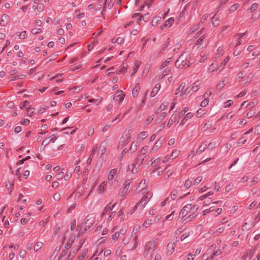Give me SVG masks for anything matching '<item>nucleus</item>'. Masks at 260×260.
<instances>
[{
  "mask_svg": "<svg viewBox=\"0 0 260 260\" xmlns=\"http://www.w3.org/2000/svg\"><path fill=\"white\" fill-rule=\"evenodd\" d=\"M137 160H135L128 166V170L132 173L136 174L138 172V167H136Z\"/></svg>",
  "mask_w": 260,
  "mask_h": 260,
  "instance_id": "2eb2a0df",
  "label": "nucleus"
},
{
  "mask_svg": "<svg viewBox=\"0 0 260 260\" xmlns=\"http://www.w3.org/2000/svg\"><path fill=\"white\" fill-rule=\"evenodd\" d=\"M185 83L183 82L181 83L179 87L177 89L175 94H178L180 93L181 96L187 95L190 92V90L189 87L185 88Z\"/></svg>",
  "mask_w": 260,
  "mask_h": 260,
  "instance_id": "423d86ee",
  "label": "nucleus"
},
{
  "mask_svg": "<svg viewBox=\"0 0 260 260\" xmlns=\"http://www.w3.org/2000/svg\"><path fill=\"white\" fill-rule=\"evenodd\" d=\"M118 170L117 169H112L108 176V179L109 181H112L114 179L115 176L117 174Z\"/></svg>",
  "mask_w": 260,
  "mask_h": 260,
  "instance_id": "412c9836",
  "label": "nucleus"
},
{
  "mask_svg": "<svg viewBox=\"0 0 260 260\" xmlns=\"http://www.w3.org/2000/svg\"><path fill=\"white\" fill-rule=\"evenodd\" d=\"M148 136V133L147 131H144L140 133L138 136V140L142 141Z\"/></svg>",
  "mask_w": 260,
  "mask_h": 260,
  "instance_id": "aec40b11",
  "label": "nucleus"
},
{
  "mask_svg": "<svg viewBox=\"0 0 260 260\" xmlns=\"http://www.w3.org/2000/svg\"><path fill=\"white\" fill-rule=\"evenodd\" d=\"M35 9H36L38 12H42L44 9V4L43 3L38 4V5L37 6V7H35Z\"/></svg>",
  "mask_w": 260,
  "mask_h": 260,
  "instance_id": "49530a36",
  "label": "nucleus"
},
{
  "mask_svg": "<svg viewBox=\"0 0 260 260\" xmlns=\"http://www.w3.org/2000/svg\"><path fill=\"white\" fill-rule=\"evenodd\" d=\"M138 236L136 235L133 239L134 246L131 248L132 250H135L138 246Z\"/></svg>",
  "mask_w": 260,
  "mask_h": 260,
  "instance_id": "a18cd8bd",
  "label": "nucleus"
},
{
  "mask_svg": "<svg viewBox=\"0 0 260 260\" xmlns=\"http://www.w3.org/2000/svg\"><path fill=\"white\" fill-rule=\"evenodd\" d=\"M16 35L18 36L19 38L20 39H24L27 36V32L26 31H23L21 32H17L16 33Z\"/></svg>",
  "mask_w": 260,
  "mask_h": 260,
  "instance_id": "e433bc0d",
  "label": "nucleus"
},
{
  "mask_svg": "<svg viewBox=\"0 0 260 260\" xmlns=\"http://www.w3.org/2000/svg\"><path fill=\"white\" fill-rule=\"evenodd\" d=\"M192 184V181L190 180V179H188L186 180V181L184 184V187L186 188H188L191 186Z\"/></svg>",
  "mask_w": 260,
  "mask_h": 260,
  "instance_id": "3c124183",
  "label": "nucleus"
},
{
  "mask_svg": "<svg viewBox=\"0 0 260 260\" xmlns=\"http://www.w3.org/2000/svg\"><path fill=\"white\" fill-rule=\"evenodd\" d=\"M187 53L182 54L176 60L175 66L177 68L183 69L189 67L191 64L190 61V57Z\"/></svg>",
  "mask_w": 260,
  "mask_h": 260,
  "instance_id": "f03ea898",
  "label": "nucleus"
},
{
  "mask_svg": "<svg viewBox=\"0 0 260 260\" xmlns=\"http://www.w3.org/2000/svg\"><path fill=\"white\" fill-rule=\"evenodd\" d=\"M56 179L58 180H62L63 178L64 179L65 175L63 172H60L56 175Z\"/></svg>",
  "mask_w": 260,
  "mask_h": 260,
  "instance_id": "6e6d98bb",
  "label": "nucleus"
},
{
  "mask_svg": "<svg viewBox=\"0 0 260 260\" xmlns=\"http://www.w3.org/2000/svg\"><path fill=\"white\" fill-rule=\"evenodd\" d=\"M41 31H42V30L41 28H35L32 29L31 32L33 35H36L38 34H40Z\"/></svg>",
  "mask_w": 260,
  "mask_h": 260,
  "instance_id": "774afa93",
  "label": "nucleus"
},
{
  "mask_svg": "<svg viewBox=\"0 0 260 260\" xmlns=\"http://www.w3.org/2000/svg\"><path fill=\"white\" fill-rule=\"evenodd\" d=\"M137 147V144L136 143H133L131 145L129 150L131 151V152L133 153L136 151Z\"/></svg>",
  "mask_w": 260,
  "mask_h": 260,
  "instance_id": "e2e57ef3",
  "label": "nucleus"
},
{
  "mask_svg": "<svg viewBox=\"0 0 260 260\" xmlns=\"http://www.w3.org/2000/svg\"><path fill=\"white\" fill-rule=\"evenodd\" d=\"M125 97V94L123 93L122 90L118 91L114 95L113 97V100L115 102H118L119 104H121L123 101Z\"/></svg>",
  "mask_w": 260,
  "mask_h": 260,
  "instance_id": "1a4fd4ad",
  "label": "nucleus"
},
{
  "mask_svg": "<svg viewBox=\"0 0 260 260\" xmlns=\"http://www.w3.org/2000/svg\"><path fill=\"white\" fill-rule=\"evenodd\" d=\"M188 108L187 107L183 108L180 112L179 117L180 118L181 116L185 115L186 113L188 112Z\"/></svg>",
  "mask_w": 260,
  "mask_h": 260,
  "instance_id": "680f3d73",
  "label": "nucleus"
},
{
  "mask_svg": "<svg viewBox=\"0 0 260 260\" xmlns=\"http://www.w3.org/2000/svg\"><path fill=\"white\" fill-rule=\"evenodd\" d=\"M193 116V113L192 112L187 113L182 120L181 121L180 125H184L186 122Z\"/></svg>",
  "mask_w": 260,
  "mask_h": 260,
  "instance_id": "dca6fc26",
  "label": "nucleus"
},
{
  "mask_svg": "<svg viewBox=\"0 0 260 260\" xmlns=\"http://www.w3.org/2000/svg\"><path fill=\"white\" fill-rule=\"evenodd\" d=\"M212 93L210 91H207L204 95L205 99L201 102V106L203 107H206L209 103L208 98L211 95Z\"/></svg>",
  "mask_w": 260,
  "mask_h": 260,
  "instance_id": "4468645a",
  "label": "nucleus"
},
{
  "mask_svg": "<svg viewBox=\"0 0 260 260\" xmlns=\"http://www.w3.org/2000/svg\"><path fill=\"white\" fill-rule=\"evenodd\" d=\"M258 5L257 3H253L252 4L250 8L249 9V10L252 12L254 11L257 8H258Z\"/></svg>",
  "mask_w": 260,
  "mask_h": 260,
  "instance_id": "bf43d9fd",
  "label": "nucleus"
},
{
  "mask_svg": "<svg viewBox=\"0 0 260 260\" xmlns=\"http://www.w3.org/2000/svg\"><path fill=\"white\" fill-rule=\"evenodd\" d=\"M174 19L173 17H171L168 19L164 24V27H170L174 23Z\"/></svg>",
  "mask_w": 260,
  "mask_h": 260,
  "instance_id": "bb28decb",
  "label": "nucleus"
},
{
  "mask_svg": "<svg viewBox=\"0 0 260 260\" xmlns=\"http://www.w3.org/2000/svg\"><path fill=\"white\" fill-rule=\"evenodd\" d=\"M179 153H180V151L176 150V149L174 150L172 152L171 155L170 156V158H171V159H175L179 156Z\"/></svg>",
  "mask_w": 260,
  "mask_h": 260,
  "instance_id": "4c0bfd02",
  "label": "nucleus"
},
{
  "mask_svg": "<svg viewBox=\"0 0 260 260\" xmlns=\"http://www.w3.org/2000/svg\"><path fill=\"white\" fill-rule=\"evenodd\" d=\"M205 114V109L201 108L197 111V116L201 117Z\"/></svg>",
  "mask_w": 260,
  "mask_h": 260,
  "instance_id": "052dcab7",
  "label": "nucleus"
},
{
  "mask_svg": "<svg viewBox=\"0 0 260 260\" xmlns=\"http://www.w3.org/2000/svg\"><path fill=\"white\" fill-rule=\"evenodd\" d=\"M75 239V238L73 237H72L69 241L67 243V244L65 245V248L67 249H69L71 247V246L72 245L73 243L74 242V240Z\"/></svg>",
  "mask_w": 260,
  "mask_h": 260,
  "instance_id": "37998d69",
  "label": "nucleus"
},
{
  "mask_svg": "<svg viewBox=\"0 0 260 260\" xmlns=\"http://www.w3.org/2000/svg\"><path fill=\"white\" fill-rule=\"evenodd\" d=\"M50 138H51V139L45 144V146H46L50 143H54L57 139V137H55L54 135H52Z\"/></svg>",
  "mask_w": 260,
  "mask_h": 260,
  "instance_id": "864d4df0",
  "label": "nucleus"
},
{
  "mask_svg": "<svg viewBox=\"0 0 260 260\" xmlns=\"http://www.w3.org/2000/svg\"><path fill=\"white\" fill-rule=\"evenodd\" d=\"M161 146L160 143H157L156 142L155 143L153 147L151 150V152H155Z\"/></svg>",
  "mask_w": 260,
  "mask_h": 260,
  "instance_id": "a19ab883",
  "label": "nucleus"
},
{
  "mask_svg": "<svg viewBox=\"0 0 260 260\" xmlns=\"http://www.w3.org/2000/svg\"><path fill=\"white\" fill-rule=\"evenodd\" d=\"M140 64V62L137 61L135 64V67L133 68L132 71L131 72V76H133L135 74H136L138 70Z\"/></svg>",
  "mask_w": 260,
  "mask_h": 260,
  "instance_id": "7c9ffc66",
  "label": "nucleus"
},
{
  "mask_svg": "<svg viewBox=\"0 0 260 260\" xmlns=\"http://www.w3.org/2000/svg\"><path fill=\"white\" fill-rule=\"evenodd\" d=\"M198 209L199 206L198 205L187 204L185 205L180 211L178 216V218H181L182 219L185 217L188 213H196Z\"/></svg>",
  "mask_w": 260,
  "mask_h": 260,
  "instance_id": "20e7f679",
  "label": "nucleus"
},
{
  "mask_svg": "<svg viewBox=\"0 0 260 260\" xmlns=\"http://www.w3.org/2000/svg\"><path fill=\"white\" fill-rule=\"evenodd\" d=\"M178 190H173L171 193V198L172 200H174L178 196Z\"/></svg>",
  "mask_w": 260,
  "mask_h": 260,
  "instance_id": "5fc2aeb1",
  "label": "nucleus"
},
{
  "mask_svg": "<svg viewBox=\"0 0 260 260\" xmlns=\"http://www.w3.org/2000/svg\"><path fill=\"white\" fill-rule=\"evenodd\" d=\"M224 69V66L222 65L218 66L217 64H214L213 63L210 65L208 69V73H212L213 72H221Z\"/></svg>",
  "mask_w": 260,
  "mask_h": 260,
  "instance_id": "9d476101",
  "label": "nucleus"
},
{
  "mask_svg": "<svg viewBox=\"0 0 260 260\" xmlns=\"http://www.w3.org/2000/svg\"><path fill=\"white\" fill-rule=\"evenodd\" d=\"M140 91V86L139 83L135 85V87L132 90V95L134 97L137 96Z\"/></svg>",
  "mask_w": 260,
  "mask_h": 260,
  "instance_id": "5701e85b",
  "label": "nucleus"
},
{
  "mask_svg": "<svg viewBox=\"0 0 260 260\" xmlns=\"http://www.w3.org/2000/svg\"><path fill=\"white\" fill-rule=\"evenodd\" d=\"M211 22L213 26H217L219 24V19L218 17H216L214 16L211 18Z\"/></svg>",
  "mask_w": 260,
  "mask_h": 260,
  "instance_id": "473e14b6",
  "label": "nucleus"
},
{
  "mask_svg": "<svg viewBox=\"0 0 260 260\" xmlns=\"http://www.w3.org/2000/svg\"><path fill=\"white\" fill-rule=\"evenodd\" d=\"M9 20V16L7 14H4L1 20V24L3 26H5L7 24Z\"/></svg>",
  "mask_w": 260,
  "mask_h": 260,
  "instance_id": "b1692460",
  "label": "nucleus"
},
{
  "mask_svg": "<svg viewBox=\"0 0 260 260\" xmlns=\"http://www.w3.org/2000/svg\"><path fill=\"white\" fill-rule=\"evenodd\" d=\"M169 166V165H166V166L165 167V168L155 167L154 168V169L152 170V173H154L155 172H157L158 174V175L159 176L162 174V173L166 169H168Z\"/></svg>",
  "mask_w": 260,
  "mask_h": 260,
  "instance_id": "6ab92c4d",
  "label": "nucleus"
},
{
  "mask_svg": "<svg viewBox=\"0 0 260 260\" xmlns=\"http://www.w3.org/2000/svg\"><path fill=\"white\" fill-rule=\"evenodd\" d=\"M152 224V220L151 219H147L145 221L143 224V227L145 228H147L149 227Z\"/></svg>",
  "mask_w": 260,
  "mask_h": 260,
  "instance_id": "4d7b16f0",
  "label": "nucleus"
},
{
  "mask_svg": "<svg viewBox=\"0 0 260 260\" xmlns=\"http://www.w3.org/2000/svg\"><path fill=\"white\" fill-rule=\"evenodd\" d=\"M161 158L160 157H158L152 161L151 165L153 167H155L157 165H162V164H161Z\"/></svg>",
  "mask_w": 260,
  "mask_h": 260,
  "instance_id": "f704fd0d",
  "label": "nucleus"
},
{
  "mask_svg": "<svg viewBox=\"0 0 260 260\" xmlns=\"http://www.w3.org/2000/svg\"><path fill=\"white\" fill-rule=\"evenodd\" d=\"M213 193H214L213 191H210L208 192L207 193L204 194L202 195V196H201L199 198V200L203 201L204 199H205L206 198H207V197H208L210 196H212V194H213Z\"/></svg>",
  "mask_w": 260,
  "mask_h": 260,
  "instance_id": "58836bf2",
  "label": "nucleus"
},
{
  "mask_svg": "<svg viewBox=\"0 0 260 260\" xmlns=\"http://www.w3.org/2000/svg\"><path fill=\"white\" fill-rule=\"evenodd\" d=\"M258 61L257 59L255 58H251L247 59L245 62L242 64V67L243 69H247L248 67H254L255 68V65L256 63Z\"/></svg>",
  "mask_w": 260,
  "mask_h": 260,
  "instance_id": "6e6552de",
  "label": "nucleus"
},
{
  "mask_svg": "<svg viewBox=\"0 0 260 260\" xmlns=\"http://www.w3.org/2000/svg\"><path fill=\"white\" fill-rule=\"evenodd\" d=\"M118 216L120 218V220L121 221L124 219V214L123 209L122 208L118 213Z\"/></svg>",
  "mask_w": 260,
  "mask_h": 260,
  "instance_id": "de8ad7c7",
  "label": "nucleus"
},
{
  "mask_svg": "<svg viewBox=\"0 0 260 260\" xmlns=\"http://www.w3.org/2000/svg\"><path fill=\"white\" fill-rule=\"evenodd\" d=\"M95 223V218L93 217L88 215L85 218L84 226L85 230H90L92 229Z\"/></svg>",
  "mask_w": 260,
  "mask_h": 260,
  "instance_id": "0eeeda50",
  "label": "nucleus"
},
{
  "mask_svg": "<svg viewBox=\"0 0 260 260\" xmlns=\"http://www.w3.org/2000/svg\"><path fill=\"white\" fill-rule=\"evenodd\" d=\"M171 66L173 67V63L171 61V58H168L161 64L160 67V69L161 70L165 68H167V67H170Z\"/></svg>",
  "mask_w": 260,
  "mask_h": 260,
  "instance_id": "4be33fe9",
  "label": "nucleus"
},
{
  "mask_svg": "<svg viewBox=\"0 0 260 260\" xmlns=\"http://www.w3.org/2000/svg\"><path fill=\"white\" fill-rule=\"evenodd\" d=\"M115 205L116 204L113 205L111 208H110V204L107 205L101 213L102 216L104 215L107 212H108L109 210L112 211L113 208L115 207Z\"/></svg>",
  "mask_w": 260,
  "mask_h": 260,
  "instance_id": "c85d7f7f",
  "label": "nucleus"
},
{
  "mask_svg": "<svg viewBox=\"0 0 260 260\" xmlns=\"http://www.w3.org/2000/svg\"><path fill=\"white\" fill-rule=\"evenodd\" d=\"M127 193L126 190L122 189L118 194V198H120L121 200H123L125 198V196Z\"/></svg>",
  "mask_w": 260,
  "mask_h": 260,
  "instance_id": "72a5a7b5",
  "label": "nucleus"
},
{
  "mask_svg": "<svg viewBox=\"0 0 260 260\" xmlns=\"http://www.w3.org/2000/svg\"><path fill=\"white\" fill-rule=\"evenodd\" d=\"M246 34L247 31L243 33L237 34L234 36V38L236 40L237 42L235 48H237L238 46L241 44L242 39L243 37L246 35Z\"/></svg>",
  "mask_w": 260,
  "mask_h": 260,
  "instance_id": "f8f14e48",
  "label": "nucleus"
},
{
  "mask_svg": "<svg viewBox=\"0 0 260 260\" xmlns=\"http://www.w3.org/2000/svg\"><path fill=\"white\" fill-rule=\"evenodd\" d=\"M169 103L164 102L159 107V110L161 111L165 110L168 107Z\"/></svg>",
  "mask_w": 260,
  "mask_h": 260,
  "instance_id": "8fccbe9b",
  "label": "nucleus"
},
{
  "mask_svg": "<svg viewBox=\"0 0 260 260\" xmlns=\"http://www.w3.org/2000/svg\"><path fill=\"white\" fill-rule=\"evenodd\" d=\"M224 50L223 47H219L216 51V53L215 54V57L219 58L220 56L223 55L224 53Z\"/></svg>",
  "mask_w": 260,
  "mask_h": 260,
  "instance_id": "cd10ccee",
  "label": "nucleus"
},
{
  "mask_svg": "<svg viewBox=\"0 0 260 260\" xmlns=\"http://www.w3.org/2000/svg\"><path fill=\"white\" fill-rule=\"evenodd\" d=\"M84 181H83V182ZM94 186H86L85 184H82L76 188L75 191L69 197L71 198L74 195V199L76 200H84L86 199L91 191L94 189Z\"/></svg>",
  "mask_w": 260,
  "mask_h": 260,
  "instance_id": "f257e3e1",
  "label": "nucleus"
},
{
  "mask_svg": "<svg viewBox=\"0 0 260 260\" xmlns=\"http://www.w3.org/2000/svg\"><path fill=\"white\" fill-rule=\"evenodd\" d=\"M161 85L159 83L155 84V86L153 88L151 92L150 95L151 97L155 96L160 90Z\"/></svg>",
  "mask_w": 260,
  "mask_h": 260,
  "instance_id": "a211bd4d",
  "label": "nucleus"
},
{
  "mask_svg": "<svg viewBox=\"0 0 260 260\" xmlns=\"http://www.w3.org/2000/svg\"><path fill=\"white\" fill-rule=\"evenodd\" d=\"M43 243L41 242H37L34 247V250L35 252L39 251L43 246Z\"/></svg>",
  "mask_w": 260,
  "mask_h": 260,
  "instance_id": "c9c22d12",
  "label": "nucleus"
},
{
  "mask_svg": "<svg viewBox=\"0 0 260 260\" xmlns=\"http://www.w3.org/2000/svg\"><path fill=\"white\" fill-rule=\"evenodd\" d=\"M152 196V193L150 191H148L144 194L142 200L137 203V206H139V209L142 210L145 207Z\"/></svg>",
  "mask_w": 260,
  "mask_h": 260,
  "instance_id": "39448f33",
  "label": "nucleus"
},
{
  "mask_svg": "<svg viewBox=\"0 0 260 260\" xmlns=\"http://www.w3.org/2000/svg\"><path fill=\"white\" fill-rule=\"evenodd\" d=\"M131 183V179L126 180L124 183V187L123 189H125V190H126V191H127Z\"/></svg>",
  "mask_w": 260,
  "mask_h": 260,
  "instance_id": "603ef678",
  "label": "nucleus"
},
{
  "mask_svg": "<svg viewBox=\"0 0 260 260\" xmlns=\"http://www.w3.org/2000/svg\"><path fill=\"white\" fill-rule=\"evenodd\" d=\"M161 18L160 17H155L152 21L151 25L154 26L157 24V23L160 21Z\"/></svg>",
  "mask_w": 260,
  "mask_h": 260,
  "instance_id": "09e8293b",
  "label": "nucleus"
},
{
  "mask_svg": "<svg viewBox=\"0 0 260 260\" xmlns=\"http://www.w3.org/2000/svg\"><path fill=\"white\" fill-rule=\"evenodd\" d=\"M126 233V229L125 228H121L119 231L115 232V233L112 235V238L113 240H117L120 236H124Z\"/></svg>",
  "mask_w": 260,
  "mask_h": 260,
  "instance_id": "ddd939ff",
  "label": "nucleus"
},
{
  "mask_svg": "<svg viewBox=\"0 0 260 260\" xmlns=\"http://www.w3.org/2000/svg\"><path fill=\"white\" fill-rule=\"evenodd\" d=\"M205 37L203 36L200 37L196 42V45H202L204 44V41Z\"/></svg>",
  "mask_w": 260,
  "mask_h": 260,
  "instance_id": "13d9d810",
  "label": "nucleus"
},
{
  "mask_svg": "<svg viewBox=\"0 0 260 260\" xmlns=\"http://www.w3.org/2000/svg\"><path fill=\"white\" fill-rule=\"evenodd\" d=\"M176 246V241H170L167 245V253L168 255H171L174 252Z\"/></svg>",
  "mask_w": 260,
  "mask_h": 260,
  "instance_id": "9b49d317",
  "label": "nucleus"
},
{
  "mask_svg": "<svg viewBox=\"0 0 260 260\" xmlns=\"http://www.w3.org/2000/svg\"><path fill=\"white\" fill-rule=\"evenodd\" d=\"M149 150V147L148 146H144L141 150L140 153L142 154H146Z\"/></svg>",
  "mask_w": 260,
  "mask_h": 260,
  "instance_id": "0e129e2a",
  "label": "nucleus"
},
{
  "mask_svg": "<svg viewBox=\"0 0 260 260\" xmlns=\"http://www.w3.org/2000/svg\"><path fill=\"white\" fill-rule=\"evenodd\" d=\"M107 186V182L104 181L99 186L98 191L99 193H103L105 191Z\"/></svg>",
  "mask_w": 260,
  "mask_h": 260,
  "instance_id": "393cba45",
  "label": "nucleus"
},
{
  "mask_svg": "<svg viewBox=\"0 0 260 260\" xmlns=\"http://www.w3.org/2000/svg\"><path fill=\"white\" fill-rule=\"evenodd\" d=\"M208 16H209V15L208 14H204L202 16L201 21L199 23H200V24H203L207 19V18H208Z\"/></svg>",
  "mask_w": 260,
  "mask_h": 260,
  "instance_id": "338daca9",
  "label": "nucleus"
},
{
  "mask_svg": "<svg viewBox=\"0 0 260 260\" xmlns=\"http://www.w3.org/2000/svg\"><path fill=\"white\" fill-rule=\"evenodd\" d=\"M194 214L195 213H190V214L186 218H185L184 221H185V222H188L192 220L196 217V215H195Z\"/></svg>",
  "mask_w": 260,
  "mask_h": 260,
  "instance_id": "c03bdc74",
  "label": "nucleus"
},
{
  "mask_svg": "<svg viewBox=\"0 0 260 260\" xmlns=\"http://www.w3.org/2000/svg\"><path fill=\"white\" fill-rule=\"evenodd\" d=\"M131 238V235L125 234L124 237L122 241L123 244L124 245L127 244L130 241Z\"/></svg>",
  "mask_w": 260,
  "mask_h": 260,
  "instance_id": "ea45409f",
  "label": "nucleus"
},
{
  "mask_svg": "<svg viewBox=\"0 0 260 260\" xmlns=\"http://www.w3.org/2000/svg\"><path fill=\"white\" fill-rule=\"evenodd\" d=\"M123 39L121 37H119V38H117L115 41H114V39L112 40L113 43H116L118 44H121V43H123Z\"/></svg>",
  "mask_w": 260,
  "mask_h": 260,
  "instance_id": "69168bd1",
  "label": "nucleus"
},
{
  "mask_svg": "<svg viewBox=\"0 0 260 260\" xmlns=\"http://www.w3.org/2000/svg\"><path fill=\"white\" fill-rule=\"evenodd\" d=\"M107 147V143L103 142L101 144V146L99 149V151L101 152V155L105 153ZM102 156H101V157Z\"/></svg>",
  "mask_w": 260,
  "mask_h": 260,
  "instance_id": "2f4dec72",
  "label": "nucleus"
},
{
  "mask_svg": "<svg viewBox=\"0 0 260 260\" xmlns=\"http://www.w3.org/2000/svg\"><path fill=\"white\" fill-rule=\"evenodd\" d=\"M201 82L199 81H196L192 85L191 88L190 89V91L192 90L194 92L197 91L200 88Z\"/></svg>",
  "mask_w": 260,
  "mask_h": 260,
  "instance_id": "a878e982",
  "label": "nucleus"
},
{
  "mask_svg": "<svg viewBox=\"0 0 260 260\" xmlns=\"http://www.w3.org/2000/svg\"><path fill=\"white\" fill-rule=\"evenodd\" d=\"M173 69V68L172 66L168 67L167 68H166V69L162 71V73L159 76V79L160 80L162 79L164 77H165L166 75H168Z\"/></svg>",
  "mask_w": 260,
  "mask_h": 260,
  "instance_id": "f3484780",
  "label": "nucleus"
},
{
  "mask_svg": "<svg viewBox=\"0 0 260 260\" xmlns=\"http://www.w3.org/2000/svg\"><path fill=\"white\" fill-rule=\"evenodd\" d=\"M157 249V242L154 240H150L145 244L144 253L146 255H149L150 259H152L154 252Z\"/></svg>",
  "mask_w": 260,
  "mask_h": 260,
  "instance_id": "7ed1b4c3",
  "label": "nucleus"
},
{
  "mask_svg": "<svg viewBox=\"0 0 260 260\" xmlns=\"http://www.w3.org/2000/svg\"><path fill=\"white\" fill-rule=\"evenodd\" d=\"M179 116L178 117L177 114H175L174 113L173 114H172V115L171 116L170 119H171V122H179Z\"/></svg>",
  "mask_w": 260,
  "mask_h": 260,
  "instance_id": "79ce46f5",
  "label": "nucleus"
},
{
  "mask_svg": "<svg viewBox=\"0 0 260 260\" xmlns=\"http://www.w3.org/2000/svg\"><path fill=\"white\" fill-rule=\"evenodd\" d=\"M171 40L168 38L167 39V42L162 45L161 49V52L164 51L167 49L168 47L171 45Z\"/></svg>",
  "mask_w": 260,
  "mask_h": 260,
  "instance_id": "c756f323",
  "label": "nucleus"
}]
</instances>
